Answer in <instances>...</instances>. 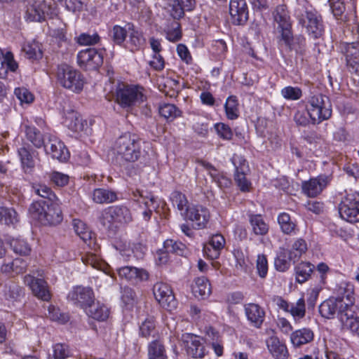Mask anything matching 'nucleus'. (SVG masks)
Listing matches in <instances>:
<instances>
[{"instance_id": "nucleus-35", "label": "nucleus", "mask_w": 359, "mask_h": 359, "mask_svg": "<svg viewBox=\"0 0 359 359\" xmlns=\"http://www.w3.org/2000/svg\"><path fill=\"white\" fill-rule=\"evenodd\" d=\"M270 353L276 359H287L289 353L286 346L276 337H271L267 341Z\"/></svg>"}, {"instance_id": "nucleus-39", "label": "nucleus", "mask_w": 359, "mask_h": 359, "mask_svg": "<svg viewBox=\"0 0 359 359\" xmlns=\"http://www.w3.org/2000/svg\"><path fill=\"white\" fill-rule=\"evenodd\" d=\"M192 292L196 297L203 299L208 297L211 294V286L208 280L204 276L196 278Z\"/></svg>"}, {"instance_id": "nucleus-36", "label": "nucleus", "mask_w": 359, "mask_h": 359, "mask_svg": "<svg viewBox=\"0 0 359 359\" xmlns=\"http://www.w3.org/2000/svg\"><path fill=\"white\" fill-rule=\"evenodd\" d=\"M339 307L341 306L335 298H330L320 304L319 313L322 317L331 319L335 316L337 313L339 315Z\"/></svg>"}, {"instance_id": "nucleus-5", "label": "nucleus", "mask_w": 359, "mask_h": 359, "mask_svg": "<svg viewBox=\"0 0 359 359\" xmlns=\"http://www.w3.org/2000/svg\"><path fill=\"white\" fill-rule=\"evenodd\" d=\"M142 90L137 86L119 83L116 89L115 101L123 109H131L143 102Z\"/></svg>"}, {"instance_id": "nucleus-64", "label": "nucleus", "mask_w": 359, "mask_h": 359, "mask_svg": "<svg viewBox=\"0 0 359 359\" xmlns=\"http://www.w3.org/2000/svg\"><path fill=\"white\" fill-rule=\"evenodd\" d=\"M100 36L97 33L93 34L82 33L77 37V43L81 46H91L100 41Z\"/></svg>"}, {"instance_id": "nucleus-9", "label": "nucleus", "mask_w": 359, "mask_h": 359, "mask_svg": "<svg viewBox=\"0 0 359 359\" xmlns=\"http://www.w3.org/2000/svg\"><path fill=\"white\" fill-rule=\"evenodd\" d=\"M78 65L84 70H95L103 63V54L95 48H88L77 54Z\"/></svg>"}, {"instance_id": "nucleus-31", "label": "nucleus", "mask_w": 359, "mask_h": 359, "mask_svg": "<svg viewBox=\"0 0 359 359\" xmlns=\"http://www.w3.org/2000/svg\"><path fill=\"white\" fill-rule=\"evenodd\" d=\"M85 311L89 317L97 321H105L109 316V309L100 302H93Z\"/></svg>"}, {"instance_id": "nucleus-6", "label": "nucleus", "mask_w": 359, "mask_h": 359, "mask_svg": "<svg viewBox=\"0 0 359 359\" xmlns=\"http://www.w3.org/2000/svg\"><path fill=\"white\" fill-rule=\"evenodd\" d=\"M306 109L313 123L327 120L332 116V106L329 98L320 94L310 98Z\"/></svg>"}, {"instance_id": "nucleus-21", "label": "nucleus", "mask_w": 359, "mask_h": 359, "mask_svg": "<svg viewBox=\"0 0 359 359\" xmlns=\"http://www.w3.org/2000/svg\"><path fill=\"white\" fill-rule=\"evenodd\" d=\"M182 339L186 344V351L189 355L194 358H204L205 348L197 336L187 333L182 335Z\"/></svg>"}, {"instance_id": "nucleus-17", "label": "nucleus", "mask_w": 359, "mask_h": 359, "mask_svg": "<svg viewBox=\"0 0 359 359\" xmlns=\"http://www.w3.org/2000/svg\"><path fill=\"white\" fill-rule=\"evenodd\" d=\"M24 283L27 285L34 296L43 301H49L51 294L48 288L47 283L41 278H36L34 276L27 274L24 276Z\"/></svg>"}, {"instance_id": "nucleus-12", "label": "nucleus", "mask_w": 359, "mask_h": 359, "mask_svg": "<svg viewBox=\"0 0 359 359\" xmlns=\"http://www.w3.org/2000/svg\"><path fill=\"white\" fill-rule=\"evenodd\" d=\"M185 217L191 222L194 229H202L206 226L210 215L206 208L199 205H192L189 209H187Z\"/></svg>"}, {"instance_id": "nucleus-55", "label": "nucleus", "mask_w": 359, "mask_h": 359, "mask_svg": "<svg viewBox=\"0 0 359 359\" xmlns=\"http://www.w3.org/2000/svg\"><path fill=\"white\" fill-rule=\"evenodd\" d=\"M33 191L41 198L48 200V202H54L58 200L52 189L46 184H36L32 186Z\"/></svg>"}, {"instance_id": "nucleus-41", "label": "nucleus", "mask_w": 359, "mask_h": 359, "mask_svg": "<svg viewBox=\"0 0 359 359\" xmlns=\"http://www.w3.org/2000/svg\"><path fill=\"white\" fill-rule=\"evenodd\" d=\"M18 67V63L15 61L13 53L6 52L2 58H0V77H4L8 70L15 72Z\"/></svg>"}, {"instance_id": "nucleus-45", "label": "nucleus", "mask_w": 359, "mask_h": 359, "mask_svg": "<svg viewBox=\"0 0 359 359\" xmlns=\"http://www.w3.org/2000/svg\"><path fill=\"white\" fill-rule=\"evenodd\" d=\"M314 266L309 262H301L295 268L296 280L299 283L306 282L311 276Z\"/></svg>"}, {"instance_id": "nucleus-54", "label": "nucleus", "mask_w": 359, "mask_h": 359, "mask_svg": "<svg viewBox=\"0 0 359 359\" xmlns=\"http://www.w3.org/2000/svg\"><path fill=\"white\" fill-rule=\"evenodd\" d=\"M174 19L165 30L166 39L171 42H177L182 38L180 24Z\"/></svg>"}, {"instance_id": "nucleus-32", "label": "nucleus", "mask_w": 359, "mask_h": 359, "mask_svg": "<svg viewBox=\"0 0 359 359\" xmlns=\"http://www.w3.org/2000/svg\"><path fill=\"white\" fill-rule=\"evenodd\" d=\"M314 334L309 328H302L291 333L290 341L294 346L300 347L313 341Z\"/></svg>"}, {"instance_id": "nucleus-14", "label": "nucleus", "mask_w": 359, "mask_h": 359, "mask_svg": "<svg viewBox=\"0 0 359 359\" xmlns=\"http://www.w3.org/2000/svg\"><path fill=\"white\" fill-rule=\"evenodd\" d=\"M68 297L80 308L86 310L95 300L94 292L89 287L76 286L69 293Z\"/></svg>"}, {"instance_id": "nucleus-1", "label": "nucleus", "mask_w": 359, "mask_h": 359, "mask_svg": "<svg viewBox=\"0 0 359 359\" xmlns=\"http://www.w3.org/2000/svg\"><path fill=\"white\" fill-rule=\"evenodd\" d=\"M112 151L121 163H135L142 156V140L136 134L126 133L115 140Z\"/></svg>"}, {"instance_id": "nucleus-60", "label": "nucleus", "mask_w": 359, "mask_h": 359, "mask_svg": "<svg viewBox=\"0 0 359 359\" xmlns=\"http://www.w3.org/2000/svg\"><path fill=\"white\" fill-rule=\"evenodd\" d=\"M23 50L26 57L30 60H38L42 57V51L38 43L33 42L25 45Z\"/></svg>"}, {"instance_id": "nucleus-8", "label": "nucleus", "mask_w": 359, "mask_h": 359, "mask_svg": "<svg viewBox=\"0 0 359 359\" xmlns=\"http://www.w3.org/2000/svg\"><path fill=\"white\" fill-rule=\"evenodd\" d=\"M340 217L350 223L359 222V193L347 194L338 206Z\"/></svg>"}, {"instance_id": "nucleus-30", "label": "nucleus", "mask_w": 359, "mask_h": 359, "mask_svg": "<svg viewBox=\"0 0 359 359\" xmlns=\"http://www.w3.org/2000/svg\"><path fill=\"white\" fill-rule=\"evenodd\" d=\"M277 220L280 231L283 234L294 235L298 232L297 221L292 219L288 213L285 212H280L278 215Z\"/></svg>"}, {"instance_id": "nucleus-50", "label": "nucleus", "mask_w": 359, "mask_h": 359, "mask_svg": "<svg viewBox=\"0 0 359 359\" xmlns=\"http://www.w3.org/2000/svg\"><path fill=\"white\" fill-rule=\"evenodd\" d=\"M159 114L165 119L172 121L182 116V111L173 104H163L159 107Z\"/></svg>"}, {"instance_id": "nucleus-25", "label": "nucleus", "mask_w": 359, "mask_h": 359, "mask_svg": "<svg viewBox=\"0 0 359 359\" xmlns=\"http://www.w3.org/2000/svg\"><path fill=\"white\" fill-rule=\"evenodd\" d=\"M64 124L72 132L79 133L87 126V121L77 111L70 110L65 115Z\"/></svg>"}, {"instance_id": "nucleus-58", "label": "nucleus", "mask_w": 359, "mask_h": 359, "mask_svg": "<svg viewBox=\"0 0 359 359\" xmlns=\"http://www.w3.org/2000/svg\"><path fill=\"white\" fill-rule=\"evenodd\" d=\"M163 248L168 253H174L178 255H182L186 250L184 244L173 239H167L164 242Z\"/></svg>"}, {"instance_id": "nucleus-37", "label": "nucleus", "mask_w": 359, "mask_h": 359, "mask_svg": "<svg viewBox=\"0 0 359 359\" xmlns=\"http://www.w3.org/2000/svg\"><path fill=\"white\" fill-rule=\"evenodd\" d=\"M281 39L290 50H294L301 55L306 50V39L302 36H292V29L290 31L288 39L281 36Z\"/></svg>"}, {"instance_id": "nucleus-23", "label": "nucleus", "mask_w": 359, "mask_h": 359, "mask_svg": "<svg viewBox=\"0 0 359 359\" xmlns=\"http://www.w3.org/2000/svg\"><path fill=\"white\" fill-rule=\"evenodd\" d=\"M169 12L173 19H180L184 11H191L196 6V0H168Z\"/></svg>"}, {"instance_id": "nucleus-27", "label": "nucleus", "mask_w": 359, "mask_h": 359, "mask_svg": "<svg viewBox=\"0 0 359 359\" xmlns=\"http://www.w3.org/2000/svg\"><path fill=\"white\" fill-rule=\"evenodd\" d=\"M91 199L97 204H109L118 200V193L113 189L97 188L91 193Z\"/></svg>"}, {"instance_id": "nucleus-44", "label": "nucleus", "mask_w": 359, "mask_h": 359, "mask_svg": "<svg viewBox=\"0 0 359 359\" xmlns=\"http://www.w3.org/2000/svg\"><path fill=\"white\" fill-rule=\"evenodd\" d=\"M245 161L241 164V167H236V172L234 175V180L240 190L243 192L250 191L251 188V182L247 179L245 173L243 170Z\"/></svg>"}, {"instance_id": "nucleus-62", "label": "nucleus", "mask_w": 359, "mask_h": 359, "mask_svg": "<svg viewBox=\"0 0 359 359\" xmlns=\"http://www.w3.org/2000/svg\"><path fill=\"white\" fill-rule=\"evenodd\" d=\"M53 351L54 359H67L71 355L70 349L65 344H56L53 347Z\"/></svg>"}, {"instance_id": "nucleus-19", "label": "nucleus", "mask_w": 359, "mask_h": 359, "mask_svg": "<svg viewBox=\"0 0 359 359\" xmlns=\"http://www.w3.org/2000/svg\"><path fill=\"white\" fill-rule=\"evenodd\" d=\"M133 196L135 201L144 205L146 210L142 212V217L144 221H149L153 210L156 208V205H155L156 200L154 195L151 192L136 189L133 191Z\"/></svg>"}, {"instance_id": "nucleus-48", "label": "nucleus", "mask_w": 359, "mask_h": 359, "mask_svg": "<svg viewBox=\"0 0 359 359\" xmlns=\"http://www.w3.org/2000/svg\"><path fill=\"white\" fill-rule=\"evenodd\" d=\"M224 109L228 119L235 120L239 116L238 102L236 96H229L225 102Z\"/></svg>"}, {"instance_id": "nucleus-43", "label": "nucleus", "mask_w": 359, "mask_h": 359, "mask_svg": "<svg viewBox=\"0 0 359 359\" xmlns=\"http://www.w3.org/2000/svg\"><path fill=\"white\" fill-rule=\"evenodd\" d=\"M25 132L27 140L35 147L41 148L45 145L43 135L36 127L26 126Z\"/></svg>"}, {"instance_id": "nucleus-63", "label": "nucleus", "mask_w": 359, "mask_h": 359, "mask_svg": "<svg viewBox=\"0 0 359 359\" xmlns=\"http://www.w3.org/2000/svg\"><path fill=\"white\" fill-rule=\"evenodd\" d=\"M218 136L224 140H231L233 137V132L229 126L224 123H217L214 126Z\"/></svg>"}, {"instance_id": "nucleus-24", "label": "nucleus", "mask_w": 359, "mask_h": 359, "mask_svg": "<svg viewBox=\"0 0 359 359\" xmlns=\"http://www.w3.org/2000/svg\"><path fill=\"white\" fill-rule=\"evenodd\" d=\"M341 307H339V314L346 313V310L357 309L354 304V292L351 287H340L339 289L338 296L335 298Z\"/></svg>"}, {"instance_id": "nucleus-47", "label": "nucleus", "mask_w": 359, "mask_h": 359, "mask_svg": "<svg viewBox=\"0 0 359 359\" xmlns=\"http://www.w3.org/2000/svg\"><path fill=\"white\" fill-rule=\"evenodd\" d=\"M10 245L13 252L21 256L29 255L32 251L30 245L27 241L22 238H13L10 242Z\"/></svg>"}, {"instance_id": "nucleus-22", "label": "nucleus", "mask_w": 359, "mask_h": 359, "mask_svg": "<svg viewBox=\"0 0 359 359\" xmlns=\"http://www.w3.org/2000/svg\"><path fill=\"white\" fill-rule=\"evenodd\" d=\"M225 243V238L222 234H215L212 236L209 242L205 245L203 248L204 254L210 259H216L219 257Z\"/></svg>"}, {"instance_id": "nucleus-46", "label": "nucleus", "mask_w": 359, "mask_h": 359, "mask_svg": "<svg viewBox=\"0 0 359 359\" xmlns=\"http://www.w3.org/2000/svg\"><path fill=\"white\" fill-rule=\"evenodd\" d=\"M145 39L142 34L135 29L133 25V30L130 31L129 40L128 41L129 49L132 52H135L140 50L144 45Z\"/></svg>"}, {"instance_id": "nucleus-2", "label": "nucleus", "mask_w": 359, "mask_h": 359, "mask_svg": "<svg viewBox=\"0 0 359 359\" xmlns=\"http://www.w3.org/2000/svg\"><path fill=\"white\" fill-rule=\"evenodd\" d=\"M31 217L43 225H57L63 219L59 200L54 202L36 201L29 208Z\"/></svg>"}, {"instance_id": "nucleus-11", "label": "nucleus", "mask_w": 359, "mask_h": 359, "mask_svg": "<svg viewBox=\"0 0 359 359\" xmlns=\"http://www.w3.org/2000/svg\"><path fill=\"white\" fill-rule=\"evenodd\" d=\"M52 14V7L46 0H31L27 6V20L41 22L46 15Z\"/></svg>"}, {"instance_id": "nucleus-51", "label": "nucleus", "mask_w": 359, "mask_h": 359, "mask_svg": "<svg viewBox=\"0 0 359 359\" xmlns=\"http://www.w3.org/2000/svg\"><path fill=\"white\" fill-rule=\"evenodd\" d=\"M290 261H293V259L290 258V254L288 253L287 250L281 248L275 259L274 264L277 270L285 271L290 267Z\"/></svg>"}, {"instance_id": "nucleus-15", "label": "nucleus", "mask_w": 359, "mask_h": 359, "mask_svg": "<svg viewBox=\"0 0 359 359\" xmlns=\"http://www.w3.org/2000/svg\"><path fill=\"white\" fill-rule=\"evenodd\" d=\"M44 147L46 153L50 154L53 158L65 162L69 158V152L64 143L53 135H48V142Z\"/></svg>"}, {"instance_id": "nucleus-49", "label": "nucleus", "mask_w": 359, "mask_h": 359, "mask_svg": "<svg viewBox=\"0 0 359 359\" xmlns=\"http://www.w3.org/2000/svg\"><path fill=\"white\" fill-rule=\"evenodd\" d=\"M307 250V244L302 238H297L292 245L290 250H287L290 254V258L293 259V262L297 261L300 257Z\"/></svg>"}, {"instance_id": "nucleus-26", "label": "nucleus", "mask_w": 359, "mask_h": 359, "mask_svg": "<svg viewBox=\"0 0 359 359\" xmlns=\"http://www.w3.org/2000/svg\"><path fill=\"white\" fill-rule=\"evenodd\" d=\"M28 264L25 260L21 258H15L11 262L4 263L0 267V272L8 276L14 277L24 273Z\"/></svg>"}, {"instance_id": "nucleus-20", "label": "nucleus", "mask_w": 359, "mask_h": 359, "mask_svg": "<svg viewBox=\"0 0 359 359\" xmlns=\"http://www.w3.org/2000/svg\"><path fill=\"white\" fill-rule=\"evenodd\" d=\"M120 278L125 279L132 284H137L140 282L149 279V273L144 269L133 266H123L117 270Z\"/></svg>"}, {"instance_id": "nucleus-33", "label": "nucleus", "mask_w": 359, "mask_h": 359, "mask_svg": "<svg viewBox=\"0 0 359 359\" xmlns=\"http://www.w3.org/2000/svg\"><path fill=\"white\" fill-rule=\"evenodd\" d=\"M249 222L252 233L256 236H265L269 230V224L264 221L259 214H248Z\"/></svg>"}, {"instance_id": "nucleus-3", "label": "nucleus", "mask_w": 359, "mask_h": 359, "mask_svg": "<svg viewBox=\"0 0 359 359\" xmlns=\"http://www.w3.org/2000/svg\"><path fill=\"white\" fill-rule=\"evenodd\" d=\"M294 15L299 23L306 27L309 35L318 39L324 32L321 16L313 10H309L304 5L298 4L294 10Z\"/></svg>"}, {"instance_id": "nucleus-52", "label": "nucleus", "mask_w": 359, "mask_h": 359, "mask_svg": "<svg viewBox=\"0 0 359 359\" xmlns=\"http://www.w3.org/2000/svg\"><path fill=\"white\" fill-rule=\"evenodd\" d=\"M73 226L76 234L85 243L91 240L93 233L83 221L80 219H74Z\"/></svg>"}, {"instance_id": "nucleus-4", "label": "nucleus", "mask_w": 359, "mask_h": 359, "mask_svg": "<svg viewBox=\"0 0 359 359\" xmlns=\"http://www.w3.org/2000/svg\"><path fill=\"white\" fill-rule=\"evenodd\" d=\"M56 78L62 87L74 93H78L83 90L84 81L81 73L67 64L57 66Z\"/></svg>"}, {"instance_id": "nucleus-18", "label": "nucleus", "mask_w": 359, "mask_h": 359, "mask_svg": "<svg viewBox=\"0 0 359 359\" xmlns=\"http://www.w3.org/2000/svg\"><path fill=\"white\" fill-rule=\"evenodd\" d=\"M229 13L233 25H244L248 20V9L245 0H231Z\"/></svg>"}, {"instance_id": "nucleus-29", "label": "nucleus", "mask_w": 359, "mask_h": 359, "mask_svg": "<svg viewBox=\"0 0 359 359\" xmlns=\"http://www.w3.org/2000/svg\"><path fill=\"white\" fill-rule=\"evenodd\" d=\"M339 318L346 328L359 336V309L346 310L339 314Z\"/></svg>"}, {"instance_id": "nucleus-57", "label": "nucleus", "mask_w": 359, "mask_h": 359, "mask_svg": "<svg viewBox=\"0 0 359 359\" xmlns=\"http://www.w3.org/2000/svg\"><path fill=\"white\" fill-rule=\"evenodd\" d=\"M24 295V290L15 283H11L6 286L5 296L7 299L18 301Z\"/></svg>"}, {"instance_id": "nucleus-34", "label": "nucleus", "mask_w": 359, "mask_h": 359, "mask_svg": "<svg viewBox=\"0 0 359 359\" xmlns=\"http://www.w3.org/2000/svg\"><path fill=\"white\" fill-rule=\"evenodd\" d=\"M18 154L20 159L22 168L25 173H32L34 170L35 163L30 149L28 145L24 144L18 149Z\"/></svg>"}, {"instance_id": "nucleus-56", "label": "nucleus", "mask_w": 359, "mask_h": 359, "mask_svg": "<svg viewBox=\"0 0 359 359\" xmlns=\"http://www.w3.org/2000/svg\"><path fill=\"white\" fill-rule=\"evenodd\" d=\"M171 201L173 205L177 206V209L181 212H184V215L189 209L191 205H188V201L186 196L180 191H175L171 194Z\"/></svg>"}, {"instance_id": "nucleus-53", "label": "nucleus", "mask_w": 359, "mask_h": 359, "mask_svg": "<svg viewBox=\"0 0 359 359\" xmlns=\"http://www.w3.org/2000/svg\"><path fill=\"white\" fill-rule=\"evenodd\" d=\"M288 313L291 314L295 321L304 318L306 315V305L304 299L300 298L297 301L296 303L290 304Z\"/></svg>"}, {"instance_id": "nucleus-16", "label": "nucleus", "mask_w": 359, "mask_h": 359, "mask_svg": "<svg viewBox=\"0 0 359 359\" xmlns=\"http://www.w3.org/2000/svg\"><path fill=\"white\" fill-rule=\"evenodd\" d=\"M330 182L329 177L319 175L302 183V192L310 198L318 196Z\"/></svg>"}, {"instance_id": "nucleus-28", "label": "nucleus", "mask_w": 359, "mask_h": 359, "mask_svg": "<svg viewBox=\"0 0 359 359\" xmlns=\"http://www.w3.org/2000/svg\"><path fill=\"white\" fill-rule=\"evenodd\" d=\"M245 315L248 320L255 327L259 328L265 317V312L258 304L250 303L245 306Z\"/></svg>"}, {"instance_id": "nucleus-13", "label": "nucleus", "mask_w": 359, "mask_h": 359, "mask_svg": "<svg viewBox=\"0 0 359 359\" xmlns=\"http://www.w3.org/2000/svg\"><path fill=\"white\" fill-rule=\"evenodd\" d=\"M274 21L278 24L277 29L286 39H288L290 31L292 29V22L287 6L278 5L273 12Z\"/></svg>"}, {"instance_id": "nucleus-40", "label": "nucleus", "mask_w": 359, "mask_h": 359, "mask_svg": "<svg viewBox=\"0 0 359 359\" xmlns=\"http://www.w3.org/2000/svg\"><path fill=\"white\" fill-rule=\"evenodd\" d=\"M148 359H168L165 348L158 339H155L148 344Z\"/></svg>"}, {"instance_id": "nucleus-38", "label": "nucleus", "mask_w": 359, "mask_h": 359, "mask_svg": "<svg viewBox=\"0 0 359 359\" xmlns=\"http://www.w3.org/2000/svg\"><path fill=\"white\" fill-rule=\"evenodd\" d=\"M131 30H133V23H126L123 27L121 25H114L111 32L112 41L116 45H122L126 41L127 35Z\"/></svg>"}, {"instance_id": "nucleus-10", "label": "nucleus", "mask_w": 359, "mask_h": 359, "mask_svg": "<svg viewBox=\"0 0 359 359\" xmlns=\"http://www.w3.org/2000/svg\"><path fill=\"white\" fill-rule=\"evenodd\" d=\"M153 293L156 301L163 309L171 311L177 308V300L168 284L163 282L156 283L153 287Z\"/></svg>"}, {"instance_id": "nucleus-42", "label": "nucleus", "mask_w": 359, "mask_h": 359, "mask_svg": "<svg viewBox=\"0 0 359 359\" xmlns=\"http://www.w3.org/2000/svg\"><path fill=\"white\" fill-rule=\"evenodd\" d=\"M140 334L142 337H156L158 332L156 328V321L154 317H147L140 326Z\"/></svg>"}, {"instance_id": "nucleus-61", "label": "nucleus", "mask_w": 359, "mask_h": 359, "mask_svg": "<svg viewBox=\"0 0 359 359\" xmlns=\"http://www.w3.org/2000/svg\"><path fill=\"white\" fill-rule=\"evenodd\" d=\"M81 259L85 264L90 265L97 269H101L104 264L99 255L94 252H86L82 256Z\"/></svg>"}, {"instance_id": "nucleus-59", "label": "nucleus", "mask_w": 359, "mask_h": 359, "mask_svg": "<svg viewBox=\"0 0 359 359\" xmlns=\"http://www.w3.org/2000/svg\"><path fill=\"white\" fill-rule=\"evenodd\" d=\"M340 50L344 55L345 58L359 57V43L344 42L340 44Z\"/></svg>"}, {"instance_id": "nucleus-7", "label": "nucleus", "mask_w": 359, "mask_h": 359, "mask_svg": "<svg viewBox=\"0 0 359 359\" xmlns=\"http://www.w3.org/2000/svg\"><path fill=\"white\" fill-rule=\"evenodd\" d=\"M133 220L132 214L125 205H113L102 210L99 217L100 222L107 228L113 224H124Z\"/></svg>"}]
</instances>
